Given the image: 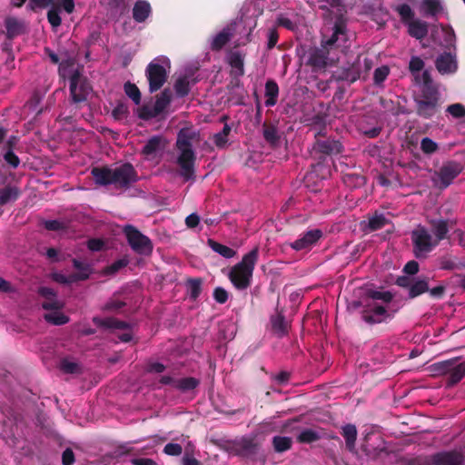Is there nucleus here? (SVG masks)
<instances>
[{
  "instance_id": "nucleus-1",
  "label": "nucleus",
  "mask_w": 465,
  "mask_h": 465,
  "mask_svg": "<svg viewBox=\"0 0 465 465\" xmlns=\"http://www.w3.org/2000/svg\"><path fill=\"white\" fill-rule=\"evenodd\" d=\"M424 65L420 57L412 56L409 63V70L420 86L419 93L413 96L416 114L423 119H431L440 109L441 94L429 71L425 70L421 75L420 74Z\"/></svg>"
},
{
  "instance_id": "nucleus-2",
  "label": "nucleus",
  "mask_w": 465,
  "mask_h": 465,
  "mask_svg": "<svg viewBox=\"0 0 465 465\" xmlns=\"http://www.w3.org/2000/svg\"><path fill=\"white\" fill-rule=\"evenodd\" d=\"M200 141V134L189 128H182L178 134L175 147L179 152L176 163L180 168L179 174L185 181L195 180L196 153L193 143Z\"/></svg>"
},
{
  "instance_id": "nucleus-3",
  "label": "nucleus",
  "mask_w": 465,
  "mask_h": 465,
  "mask_svg": "<svg viewBox=\"0 0 465 465\" xmlns=\"http://www.w3.org/2000/svg\"><path fill=\"white\" fill-rule=\"evenodd\" d=\"M258 258L259 247L256 246L244 254L240 262L232 267L228 276L237 290L242 291L250 287Z\"/></svg>"
},
{
  "instance_id": "nucleus-4",
  "label": "nucleus",
  "mask_w": 465,
  "mask_h": 465,
  "mask_svg": "<svg viewBox=\"0 0 465 465\" xmlns=\"http://www.w3.org/2000/svg\"><path fill=\"white\" fill-rule=\"evenodd\" d=\"M315 141L312 145L313 157L318 160V164L323 163L328 157L340 154L343 152V145L339 139L327 136L323 127L314 134Z\"/></svg>"
},
{
  "instance_id": "nucleus-5",
  "label": "nucleus",
  "mask_w": 465,
  "mask_h": 465,
  "mask_svg": "<svg viewBox=\"0 0 465 465\" xmlns=\"http://www.w3.org/2000/svg\"><path fill=\"white\" fill-rule=\"evenodd\" d=\"M347 42L348 34L346 18L343 15H340L334 21L331 35L327 39L322 38L321 45L329 52L335 49L345 52L348 48Z\"/></svg>"
},
{
  "instance_id": "nucleus-6",
  "label": "nucleus",
  "mask_w": 465,
  "mask_h": 465,
  "mask_svg": "<svg viewBox=\"0 0 465 465\" xmlns=\"http://www.w3.org/2000/svg\"><path fill=\"white\" fill-rule=\"evenodd\" d=\"M413 253L417 259H425L438 246V241L432 238L424 226H418L411 232Z\"/></svg>"
},
{
  "instance_id": "nucleus-7",
  "label": "nucleus",
  "mask_w": 465,
  "mask_h": 465,
  "mask_svg": "<svg viewBox=\"0 0 465 465\" xmlns=\"http://www.w3.org/2000/svg\"><path fill=\"white\" fill-rule=\"evenodd\" d=\"M123 232L131 249L140 255H150L153 252V245L151 239L142 233L135 226L126 224Z\"/></svg>"
},
{
  "instance_id": "nucleus-8",
  "label": "nucleus",
  "mask_w": 465,
  "mask_h": 465,
  "mask_svg": "<svg viewBox=\"0 0 465 465\" xmlns=\"http://www.w3.org/2000/svg\"><path fill=\"white\" fill-rule=\"evenodd\" d=\"M434 370L440 374L448 375L447 385L449 387L459 383L465 377V361L457 362V359H450L434 364Z\"/></svg>"
},
{
  "instance_id": "nucleus-9",
  "label": "nucleus",
  "mask_w": 465,
  "mask_h": 465,
  "mask_svg": "<svg viewBox=\"0 0 465 465\" xmlns=\"http://www.w3.org/2000/svg\"><path fill=\"white\" fill-rule=\"evenodd\" d=\"M70 94L74 104L85 102L93 88L88 79L75 70L69 78Z\"/></svg>"
},
{
  "instance_id": "nucleus-10",
  "label": "nucleus",
  "mask_w": 465,
  "mask_h": 465,
  "mask_svg": "<svg viewBox=\"0 0 465 465\" xmlns=\"http://www.w3.org/2000/svg\"><path fill=\"white\" fill-rule=\"evenodd\" d=\"M113 184L118 189H128L138 181V174L130 163H124L112 169Z\"/></svg>"
},
{
  "instance_id": "nucleus-11",
  "label": "nucleus",
  "mask_w": 465,
  "mask_h": 465,
  "mask_svg": "<svg viewBox=\"0 0 465 465\" xmlns=\"http://www.w3.org/2000/svg\"><path fill=\"white\" fill-rule=\"evenodd\" d=\"M145 74L149 82L150 93H154L160 90L168 77L165 68L154 62H151L147 65Z\"/></svg>"
},
{
  "instance_id": "nucleus-12",
  "label": "nucleus",
  "mask_w": 465,
  "mask_h": 465,
  "mask_svg": "<svg viewBox=\"0 0 465 465\" xmlns=\"http://www.w3.org/2000/svg\"><path fill=\"white\" fill-rule=\"evenodd\" d=\"M329 54L330 52L322 45L310 49L306 64L309 65L314 73L323 71L329 64Z\"/></svg>"
},
{
  "instance_id": "nucleus-13",
  "label": "nucleus",
  "mask_w": 465,
  "mask_h": 465,
  "mask_svg": "<svg viewBox=\"0 0 465 465\" xmlns=\"http://www.w3.org/2000/svg\"><path fill=\"white\" fill-rule=\"evenodd\" d=\"M322 236V230L312 229L301 234L290 246L295 251H309L318 243Z\"/></svg>"
},
{
  "instance_id": "nucleus-14",
  "label": "nucleus",
  "mask_w": 465,
  "mask_h": 465,
  "mask_svg": "<svg viewBox=\"0 0 465 465\" xmlns=\"http://www.w3.org/2000/svg\"><path fill=\"white\" fill-rule=\"evenodd\" d=\"M362 320L371 325L381 323L392 315L388 313L384 306L379 304L369 305L361 312Z\"/></svg>"
},
{
  "instance_id": "nucleus-15",
  "label": "nucleus",
  "mask_w": 465,
  "mask_h": 465,
  "mask_svg": "<svg viewBox=\"0 0 465 465\" xmlns=\"http://www.w3.org/2000/svg\"><path fill=\"white\" fill-rule=\"evenodd\" d=\"M463 456L456 451H440L434 453L430 458L428 464L431 465H463Z\"/></svg>"
},
{
  "instance_id": "nucleus-16",
  "label": "nucleus",
  "mask_w": 465,
  "mask_h": 465,
  "mask_svg": "<svg viewBox=\"0 0 465 465\" xmlns=\"http://www.w3.org/2000/svg\"><path fill=\"white\" fill-rule=\"evenodd\" d=\"M461 165L454 161L443 164L439 171L441 185L446 188L461 173Z\"/></svg>"
},
{
  "instance_id": "nucleus-17",
  "label": "nucleus",
  "mask_w": 465,
  "mask_h": 465,
  "mask_svg": "<svg viewBox=\"0 0 465 465\" xmlns=\"http://www.w3.org/2000/svg\"><path fill=\"white\" fill-rule=\"evenodd\" d=\"M270 322L272 331L276 337L282 338L288 335L291 324L286 321L282 312L277 310L275 314L271 316Z\"/></svg>"
},
{
  "instance_id": "nucleus-18",
  "label": "nucleus",
  "mask_w": 465,
  "mask_h": 465,
  "mask_svg": "<svg viewBox=\"0 0 465 465\" xmlns=\"http://www.w3.org/2000/svg\"><path fill=\"white\" fill-rule=\"evenodd\" d=\"M435 65L442 74L454 73L458 68L456 56L450 52H444L440 54L435 61Z\"/></svg>"
},
{
  "instance_id": "nucleus-19",
  "label": "nucleus",
  "mask_w": 465,
  "mask_h": 465,
  "mask_svg": "<svg viewBox=\"0 0 465 465\" xmlns=\"http://www.w3.org/2000/svg\"><path fill=\"white\" fill-rule=\"evenodd\" d=\"M258 444L254 438L242 437L233 443V450L239 456L248 457L257 452Z\"/></svg>"
},
{
  "instance_id": "nucleus-20",
  "label": "nucleus",
  "mask_w": 465,
  "mask_h": 465,
  "mask_svg": "<svg viewBox=\"0 0 465 465\" xmlns=\"http://www.w3.org/2000/svg\"><path fill=\"white\" fill-rule=\"evenodd\" d=\"M389 223V220L383 213H375L372 216L369 217L368 221L361 223V230L367 233L382 229Z\"/></svg>"
},
{
  "instance_id": "nucleus-21",
  "label": "nucleus",
  "mask_w": 465,
  "mask_h": 465,
  "mask_svg": "<svg viewBox=\"0 0 465 465\" xmlns=\"http://www.w3.org/2000/svg\"><path fill=\"white\" fill-rule=\"evenodd\" d=\"M91 174L97 185L106 186L113 184L112 168L107 165L93 167Z\"/></svg>"
},
{
  "instance_id": "nucleus-22",
  "label": "nucleus",
  "mask_w": 465,
  "mask_h": 465,
  "mask_svg": "<svg viewBox=\"0 0 465 465\" xmlns=\"http://www.w3.org/2000/svg\"><path fill=\"white\" fill-rule=\"evenodd\" d=\"M21 190L19 187L12 184H7L0 188V206L15 203L21 196Z\"/></svg>"
},
{
  "instance_id": "nucleus-23",
  "label": "nucleus",
  "mask_w": 465,
  "mask_h": 465,
  "mask_svg": "<svg viewBox=\"0 0 465 465\" xmlns=\"http://www.w3.org/2000/svg\"><path fill=\"white\" fill-rule=\"evenodd\" d=\"M429 223L430 225L431 232L435 235V241H438V243L448 237L450 228L447 220L432 219Z\"/></svg>"
},
{
  "instance_id": "nucleus-24",
  "label": "nucleus",
  "mask_w": 465,
  "mask_h": 465,
  "mask_svg": "<svg viewBox=\"0 0 465 465\" xmlns=\"http://www.w3.org/2000/svg\"><path fill=\"white\" fill-rule=\"evenodd\" d=\"M262 135L264 140L272 148L279 146L281 136L279 134L278 128L274 124L264 122L262 124Z\"/></svg>"
},
{
  "instance_id": "nucleus-25",
  "label": "nucleus",
  "mask_w": 465,
  "mask_h": 465,
  "mask_svg": "<svg viewBox=\"0 0 465 465\" xmlns=\"http://www.w3.org/2000/svg\"><path fill=\"white\" fill-rule=\"evenodd\" d=\"M93 322L97 327L104 330H125L128 328V323L112 317L104 319L100 317H94Z\"/></svg>"
},
{
  "instance_id": "nucleus-26",
  "label": "nucleus",
  "mask_w": 465,
  "mask_h": 465,
  "mask_svg": "<svg viewBox=\"0 0 465 465\" xmlns=\"http://www.w3.org/2000/svg\"><path fill=\"white\" fill-rule=\"evenodd\" d=\"M228 63L232 67L231 74L239 77L244 74V61L242 54L238 51L232 52L228 57Z\"/></svg>"
},
{
  "instance_id": "nucleus-27",
  "label": "nucleus",
  "mask_w": 465,
  "mask_h": 465,
  "mask_svg": "<svg viewBox=\"0 0 465 465\" xmlns=\"http://www.w3.org/2000/svg\"><path fill=\"white\" fill-rule=\"evenodd\" d=\"M151 5L144 0H138L133 8V18L137 23L144 22L151 14Z\"/></svg>"
},
{
  "instance_id": "nucleus-28",
  "label": "nucleus",
  "mask_w": 465,
  "mask_h": 465,
  "mask_svg": "<svg viewBox=\"0 0 465 465\" xmlns=\"http://www.w3.org/2000/svg\"><path fill=\"white\" fill-rule=\"evenodd\" d=\"M279 96V86L273 79H269L265 83V97L264 102L267 107L274 106L277 104Z\"/></svg>"
},
{
  "instance_id": "nucleus-29",
  "label": "nucleus",
  "mask_w": 465,
  "mask_h": 465,
  "mask_svg": "<svg viewBox=\"0 0 465 465\" xmlns=\"http://www.w3.org/2000/svg\"><path fill=\"white\" fill-rule=\"evenodd\" d=\"M428 25L420 20H413L409 23L408 33L411 36L421 40L428 35Z\"/></svg>"
},
{
  "instance_id": "nucleus-30",
  "label": "nucleus",
  "mask_w": 465,
  "mask_h": 465,
  "mask_svg": "<svg viewBox=\"0 0 465 465\" xmlns=\"http://www.w3.org/2000/svg\"><path fill=\"white\" fill-rule=\"evenodd\" d=\"M429 291V281L427 278H414L408 292L410 299H414Z\"/></svg>"
},
{
  "instance_id": "nucleus-31",
  "label": "nucleus",
  "mask_w": 465,
  "mask_h": 465,
  "mask_svg": "<svg viewBox=\"0 0 465 465\" xmlns=\"http://www.w3.org/2000/svg\"><path fill=\"white\" fill-rule=\"evenodd\" d=\"M26 0H12V4L15 7H22ZM58 0H30L28 7L31 10L37 8L43 9L48 6H57Z\"/></svg>"
},
{
  "instance_id": "nucleus-32",
  "label": "nucleus",
  "mask_w": 465,
  "mask_h": 465,
  "mask_svg": "<svg viewBox=\"0 0 465 465\" xmlns=\"http://www.w3.org/2000/svg\"><path fill=\"white\" fill-rule=\"evenodd\" d=\"M420 9L425 16H436L443 7L440 0H422Z\"/></svg>"
},
{
  "instance_id": "nucleus-33",
  "label": "nucleus",
  "mask_w": 465,
  "mask_h": 465,
  "mask_svg": "<svg viewBox=\"0 0 465 465\" xmlns=\"http://www.w3.org/2000/svg\"><path fill=\"white\" fill-rule=\"evenodd\" d=\"M200 385V380L194 377H185L176 380L174 388L181 392H188L193 391Z\"/></svg>"
},
{
  "instance_id": "nucleus-34",
  "label": "nucleus",
  "mask_w": 465,
  "mask_h": 465,
  "mask_svg": "<svg viewBox=\"0 0 465 465\" xmlns=\"http://www.w3.org/2000/svg\"><path fill=\"white\" fill-rule=\"evenodd\" d=\"M322 439L321 434L311 428H306L301 430L297 435L296 440L301 444H311Z\"/></svg>"
},
{
  "instance_id": "nucleus-35",
  "label": "nucleus",
  "mask_w": 465,
  "mask_h": 465,
  "mask_svg": "<svg viewBox=\"0 0 465 465\" xmlns=\"http://www.w3.org/2000/svg\"><path fill=\"white\" fill-rule=\"evenodd\" d=\"M172 101V93L170 89H164L161 92L160 94L156 96V101L153 105V109L156 114L159 115L162 114L164 109L170 104Z\"/></svg>"
},
{
  "instance_id": "nucleus-36",
  "label": "nucleus",
  "mask_w": 465,
  "mask_h": 465,
  "mask_svg": "<svg viewBox=\"0 0 465 465\" xmlns=\"http://www.w3.org/2000/svg\"><path fill=\"white\" fill-rule=\"evenodd\" d=\"M273 450L277 453H282L292 449V440L287 436H274L272 440Z\"/></svg>"
},
{
  "instance_id": "nucleus-37",
  "label": "nucleus",
  "mask_w": 465,
  "mask_h": 465,
  "mask_svg": "<svg viewBox=\"0 0 465 465\" xmlns=\"http://www.w3.org/2000/svg\"><path fill=\"white\" fill-rule=\"evenodd\" d=\"M232 34L230 29L224 28L218 33L213 39L211 48L213 51L221 50L231 39Z\"/></svg>"
},
{
  "instance_id": "nucleus-38",
  "label": "nucleus",
  "mask_w": 465,
  "mask_h": 465,
  "mask_svg": "<svg viewBox=\"0 0 465 465\" xmlns=\"http://www.w3.org/2000/svg\"><path fill=\"white\" fill-rule=\"evenodd\" d=\"M341 435L345 439L347 449L349 450H352L355 447V441L357 439V429L355 425L347 424L342 427Z\"/></svg>"
},
{
  "instance_id": "nucleus-39",
  "label": "nucleus",
  "mask_w": 465,
  "mask_h": 465,
  "mask_svg": "<svg viewBox=\"0 0 465 465\" xmlns=\"http://www.w3.org/2000/svg\"><path fill=\"white\" fill-rule=\"evenodd\" d=\"M203 281L201 278H190L186 282L187 293L191 300L195 301L202 292Z\"/></svg>"
},
{
  "instance_id": "nucleus-40",
  "label": "nucleus",
  "mask_w": 465,
  "mask_h": 465,
  "mask_svg": "<svg viewBox=\"0 0 465 465\" xmlns=\"http://www.w3.org/2000/svg\"><path fill=\"white\" fill-rule=\"evenodd\" d=\"M337 81H345L349 82L351 84L356 82L358 79H360V73L358 71H355L351 64L347 67H342L337 75Z\"/></svg>"
},
{
  "instance_id": "nucleus-41",
  "label": "nucleus",
  "mask_w": 465,
  "mask_h": 465,
  "mask_svg": "<svg viewBox=\"0 0 465 465\" xmlns=\"http://www.w3.org/2000/svg\"><path fill=\"white\" fill-rule=\"evenodd\" d=\"M208 245L213 252L219 253L220 255L227 259L232 258L236 254V252L233 249L222 243H219L213 239L208 240Z\"/></svg>"
},
{
  "instance_id": "nucleus-42",
  "label": "nucleus",
  "mask_w": 465,
  "mask_h": 465,
  "mask_svg": "<svg viewBox=\"0 0 465 465\" xmlns=\"http://www.w3.org/2000/svg\"><path fill=\"white\" fill-rule=\"evenodd\" d=\"M342 179L344 183L350 187H361L366 183L365 176L356 173H346Z\"/></svg>"
},
{
  "instance_id": "nucleus-43",
  "label": "nucleus",
  "mask_w": 465,
  "mask_h": 465,
  "mask_svg": "<svg viewBox=\"0 0 465 465\" xmlns=\"http://www.w3.org/2000/svg\"><path fill=\"white\" fill-rule=\"evenodd\" d=\"M45 320L56 326L66 324L69 322V317L60 311H54L44 315Z\"/></svg>"
},
{
  "instance_id": "nucleus-44",
  "label": "nucleus",
  "mask_w": 465,
  "mask_h": 465,
  "mask_svg": "<svg viewBox=\"0 0 465 465\" xmlns=\"http://www.w3.org/2000/svg\"><path fill=\"white\" fill-rule=\"evenodd\" d=\"M174 91L179 97H184L190 93V82L188 76L179 77L174 83Z\"/></svg>"
},
{
  "instance_id": "nucleus-45",
  "label": "nucleus",
  "mask_w": 465,
  "mask_h": 465,
  "mask_svg": "<svg viewBox=\"0 0 465 465\" xmlns=\"http://www.w3.org/2000/svg\"><path fill=\"white\" fill-rule=\"evenodd\" d=\"M60 370L68 374L81 373L82 368L80 364L75 361L69 360L68 358H63L60 361Z\"/></svg>"
},
{
  "instance_id": "nucleus-46",
  "label": "nucleus",
  "mask_w": 465,
  "mask_h": 465,
  "mask_svg": "<svg viewBox=\"0 0 465 465\" xmlns=\"http://www.w3.org/2000/svg\"><path fill=\"white\" fill-rule=\"evenodd\" d=\"M124 90L125 94L129 98H131L135 104H137V105L140 104L141 98H142L141 92H140L139 88L134 84H133L131 82H126L124 84Z\"/></svg>"
},
{
  "instance_id": "nucleus-47",
  "label": "nucleus",
  "mask_w": 465,
  "mask_h": 465,
  "mask_svg": "<svg viewBox=\"0 0 465 465\" xmlns=\"http://www.w3.org/2000/svg\"><path fill=\"white\" fill-rule=\"evenodd\" d=\"M5 25L8 38L12 39L21 34V25L17 19L14 17H8L5 19Z\"/></svg>"
},
{
  "instance_id": "nucleus-48",
  "label": "nucleus",
  "mask_w": 465,
  "mask_h": 465,
  "mask_svg": "<svg viewBox=\"0 0 465 465\" xmlns=\"http://www.w3.org/2000/svg\"><path fill=\"white\" fill-rule=\"evenodd\" d=\"M162 138L159 136H153L143 147V153L145 155H152L160 148Z\"/></svg>"
},
{
  "instance_id": "nucleus-49",
  "label": "nucleus",
  "mask_w": 465,
  "mask_h": 465,
  "mask_svg": "<svg viewBox=\"0 0 465 465\" xmlns=\"http://www.w3.org/2000/svg\"><path fill=\"white\" fill-rule=\"evenodd\" d=\"M128 263L129 260L127 258L116 260L112 264L106 266L104 270V272L107 275H113L119 272L121 269L126 267Z\"/></svg>"
},
{
  "instance_id": "nucleus-50",
  "label": "nucleus",
  "mask_w": 465,
  "mask_h": 465,
  "mask_svg": "<svg viewBox=\"0 0 465 465\" xmlns=\"http://www.w3.org/2000/svg\"><path fill=\"white\" fill-rule=\"evenodd\" d=\"M390 74V68L387 65H382L375 69L373 74V83L376 85L381 84Z\"/></svg>"
},
{
  "instance_id": "nucleus-51",
  "label": "nucleus",
  "mask_w": 465,
  "mask_h": 465,
  "mask_svg": "<svg viewBox=\"0 0 465 465\" xmlns=\"http://www.w3.org/2000/svg\"><path fill=\"white\" fill-rule=\"evenodd\" d=\"M396 10L403 22L413 21L414 12L408 4L400 5Z\"/></svg>"
},
{
  "instance_id": "nucleus-52",
  "label": "nucleus",
  "mask_w": 465,
  "mask_h": 465,
  "mask_svg": "<svg viewBox=\"0 0 465 465\" xmlns=\"http://www.w3.org/2000/svg\"><path fill=\"white\" fill-rule=\"evenodd\" d=\"M446 112L455 119H460L465 116V106L462 104L456 103L449 105Z\"/></svg>"
},
{
  "instance_id": "nucleus-53",
  "label": "nucleus",
  "mask_w": 465,
  "mask_h": 465,
  "mask_svg": "<svg viewBox=\"0 0 465 465\" xmlns=\"http://www.w3.org/2000/svg\"><path fill=\"white\" fill-rule=\"evenodd\" d=\"M128 114V106L124 103H118L112 111V116L117 121L127 118Z\"/></svg>"
},
{
  "instance_id": "nucleus-54",
  "label": "nucleus",
  "mask_w": 465,
  "mask_h": 465,
  "mask_svg": "<svg viewBox=\"0 0 465 465\" xmlns=\"http://www.w3.org/2000/svg\"><path fill=\"white\" fill-rule=\"evenodd\" d=\"M439 146L432 139L424 137L420 142V149L425 154L434 153L438 150Z\"/></svg>"
},
{
  "instance_id": "nucleus-55",
  "label": "nucleus",
  "mask_w": 465,
  "mask_h": 465,
  "mask_svg": "<svg viewBox=\"0 0 465 465\" xmlns=\"http://www.w3.org/2000/svg\"><path fill=\"white\" fill-rule=\"evenodd\" d=\"M42 307L46 311H60L64 307V302L57 300L56 297H54L52 299L45 300L42 303Z\"/></svg>"
},
{
  "instance_id": "nucleus-56",
  "label": "nucleus",
  "mask_w": 465,
  "mask_h": 465,
  "mask_svg": "<svg viewBox=\"0 0 465 465\" xmlns=\"http://www.w3.org/2000/svg\"><path fill=\"white\" fill-rule=\"evenodd\" d=\"M138 117L142 120H150L152 118H154L156 116H158V114H156V112L154 111L153 107L151 108L150 106L148 105H143L141 106L140 108H138Z\"/></svg>"
},
{
  "instance_id": "nucleus-57",
  "label": "nucleus",
  "mask_w": 465,
  "mask_h": 465,
  "mask_svg": "<svg viewBox=\"0 0 465 465\" xmlns=\"http://www.w3.org/2000/svg\"><path fill=\"white\" fill-rule=\"evenodd\" d=\"M73 265L78 271V274H86L87 279H89L90 274L92 273V267L89 263L81 262L77 259H73Z\"/></svg>"
},
{
  "instance_id": "nucleus-58",
  "label": "nucleus",
  "mask_w": 465,
  "mask_h": 465,
  "mask_svg": "<svg viewBox=\"0 0 465 465\" xmlns=\"http://www.w3.org/2000/svg\"><path fill=\"white\" fill-rule=\"evenodd\" d=\"M319 5V8L330 11L331 8H337L342 5L341 0H315Z\"/></svg>"
},
{
  "instance_id": "nucleus-59",
  "label": "nucleus",
  "mask_w": 465,
  "mask_h": 465,
  "mask_svg": "<svg viewBox=\"0 0 465 465\" xmlns=\"http://www.w3.org/2000/svg\"><path fill=\"white\" fill-rule=\"evenodd\" d=\"M56 6H54L52 7L48 12H47V19H48V22L50 23V25L53 26V27H58L61 23H62V19L59 15V12H58V9L55 8Z\"/></svg>"
},
{
  "instance_id": "nucleus-60",
  "label": "nucleus",
  "mask_w": 465,
  "mask_h": 465,
  "mask_svg": "<svg viewBox=\"0 0 465 465\" xmlns=\"http://www.w3.org/2000/svg\"><path fill=\"white\" fill-rule=\"evenodd\" d=\"M370 297L373 300H381L384 302H391L393 299V295L391 292H379L372 291L370 293Z\"/></svg>"
},
{
  "instance_id": "nucleus-61",
  "label": "nucleus",
  "mask_w": 465,
  "mask_h": 465,
  "mask_svg": "<svg viewBox=\"0 0 465 465\" xmlns=\"http://www.w3.org/2000/svg\"><path fill=\"white\" fill-rule=\"evenodd\" d=\"M163 452L170 456H179L183 452V448L178 443H167L163 448Z\"/></svg>"
},
{
  "instance_id": "nucleus-62",
  "label": "nucleus",
  "mask_w": 465,
  "mask_h": 465,
  "mask_svg": "<svg viewBox=\"0 0 465 465\" xmlns=\"http://www.w3.org/2000/svg\"><path fill=\"white\" fill-rule=\"evenodd\" d=\"M45 228L48 231L57 232L66 228L65 223L58 220H47L44 223Z\"/></svg>"
},
{
  "instance_id": "nucleus-63",
  "label": "nucleus",
  "mask_w": 465,
  "mask_h": 465,
  "mask_svg": "<svg viewBox=\"0 0 465 465\" xmlns=\"http://www.w3.org/2000/svg\"><path fill=\"white\" fill-rule=\"evenodd\" d=\"M125 305L126 303L124 302L112 298L105 303L104 309L105 311L116 312L124 308Z\"/></svg>"
},
{
  "instance_id": "nucleus-64",
  "label": "nucleus",
  "mask_w": 465,
  "mask_h": 465,
  "mask_svg": "<svg viewBox=\"0 0 465 465\" xmlns=\"http://www.w3.org/2000/svg\"><path fill=\"white\" fill-rule=\"evenodd\" d=\"M4 160L13 168H17L20 164V159L14 151H6L4 153Z\"/></svg>"
}]
</instances>
